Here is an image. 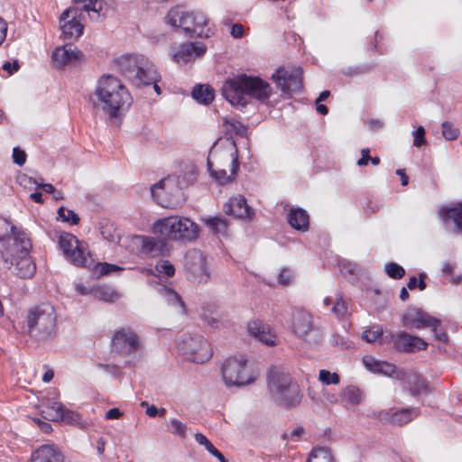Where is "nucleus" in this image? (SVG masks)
<instances>
[{"mask_svg": "<svg viewBox=\"0 0 462 462\" xmlns=\"http://www.w3.org/2000/svg\"><path fill=\"white\" fill-rule=\"evenodd\" d=\"M272 93L273 89L268 82L259 77L246 74H240L226 80L222 87L223 97L240 110L247 106L246 97L264 103Z\"/></svg>", "mask_w": 462, "mask_h": 462, "instance_id": "1", "label": "nucleus"}, {"mask_svg": "<svg viewBox=\"0 0 462 462\" xmlns=\"http://www.w3.org/2000/svg\"><path fill=\"white\" fill-rule=\"evenodd\" d=\"M117 69L136 87L152 85L157 95L162 89L158 85L161 75L154 64L143 55H123L116 60Z\"/></svg>", "mask_w": 462, "mask_h": 462, "instance_id": "2", "label": "nucleus"}, {"mask_svg": "<svg viewBox=\"0 0 462 462\" xmlns=\"http://www.w3.org/2000/svg\"><path fill=\"white\" fill-rule=\"evenodd\" d=\"M95 95L110 117H116L126 111L133 101L127 88L111 75H105L98 80Z\"/></svg>", "mask_w": 462, "mask_h": 462, "instance_id": "3", "label": "nucleus"}, {"mask_svg": "<svg viewBox=\"0 0 462 462\" xmlns=\"http://www.w3.org/2000/svg\"><path fill=\"white\" fill-rule=\"evenodd\" d=\"M166 20L170 25L181 29L189 37L209 38L214 34V24L199 10L187 12L177 6L169 11Z\"/></svg>", "mask_w": 462, "mask_h": 462, "instance_id": "4", "label": "nucleus"}, {"mask_svg": "<svg viewBox=\"0 0 462 462\" xmlns=\"http://www.w3.org/2000/svg\"><path fill=\"white\" fill-rule=\"evenodd\" d=\"M26 331L36 341H48L57 335V314L52 305L42 303L28 310Z\"/></svg>", "mask_w": 462, "mask_h": 462, "instance_id": "5", "label": "nucleus"}, {"mask_svg": "<svg viewBox=\"0 0 462 462\" xmlns=\"http://www.w3.org/2000/svg\"><path fill=\"white\" fill-rule=\"evenodd\" d=\"M267 381L272 397L279 405L291 408L300 402L299 385L292 382L289 374L273 367L267 374Z\"/></svg>", "mask_w": 462, "mask_h": 462, "instance_id": "6", "label": "nucleus"}, {"mask_svg": "<svg viewBox=\"0 0 462 462\" xmlns=\"http://www.w3.org/2000/svg\"><path fill=\"white\" fill-rule=\"evenodd\" d=\"M75 4H82L80 10L77 7H70L65 10L60 17L62 34L65 39L79 38L83 33L84 26L77 19L79 11L87 12L91 20L98 21L103 15L105 3L103 0H74Z\"/></svg>", "mask_w": 462, "mask_h": 462, "instance_id": "7", "label": "nucleus"}, {"mask_svg": "<svg viewBox=\"0 0 462 462\" xmlns=\"http://www.w3.org/2000/svg\"><path fill=\"white\" fill-rule=\"evenodd\" d=\"M189 182L186 176L169 175L151 187L153 199L162 207L175 208L184 201L183 189Z\"/></svg>", "mask_w": 462, "mask_h": 462, "instance_id": "8", "label": "nucleus"}, {"mask_svg": "<svg viewBox=\"0 0 462 462\" xmlns=\"http://www.w3.org/2000/svg\"><path fill=\"white\" fill-rule=\"evenodd\" d=\"M152 231L164 239L191 241L197 238L199 228L187 217L171 216L157 220Z\"/></svg>", "mask_w": 462, "mask_h": 462, "instance_id": "9", "label": "nucleus"}, {"mask_svg": "<svg viewBox=\"0 0 462 462\" xmlns=\"http://www.w3.org/2000/svg\"><path fill=\"white\" fill-rule=\"evenodd\" d=\"M233 148L224 150L219 154L210 152L207 165L210 175L220 184L232 181L239 169L237 149L236 143H232Z\"/></svg>", "mask_w": 462, "mask_h": 462, "instance_id": "10", "label": "nucleus"}, {"mask_svg": "<svg viewBox=\"0 0 462 462\" xmlns=\"http://www.w3.org/2000/svg\"><path fill=\"white\" fill-rule=\"evenodd\" d=\"M18 246L11 247L12 255L6 264L14 265V273L22 279H31L36 273V264L30 255L32 244L27 236L20 235Z\"/></svg>", "mask_w": 462, "mask_h": 462, "instance_id": "11", "label": "nucleus"}, {"mask_svg": "<svg viewBox=\"0 0 462 462\" xmlns=\"http://www.w3.org/2000/svg\"><path fill=\"white\" fill-rule=\"evenodd\" d=\"M292 330L299 338L310 346L320 345L324 338L322 329L314 324L312 315L304 310H294Z\"/></svg>", "mask_w": 462, "mask_h": 462, "instance_id": "12", "label": "nucleus"}, {"mask_svg": "<svg viewBox=\"0 0 462 462\" xmlns=\"http://www.w3.org/2000/svg\"><path fill=\"white\" fill-rule=\"evenodd\" d=\"M179 351L189 360L203 364L212 356L210 345L200 335L184 336L178 342Z\"/></svg>", "mask_w": 462, "mask_h": 462, "instance_id": "13", "label": "nucleus"}, {"mask_svg": "<svg viewBox=\"0 0 462 462\" xmlns=\"http://www.w3.org/2000/svg\"><path fill=\"white\" fill-rule=\"evenodd\" d=\"M244 357H229L222 365V375L227 387L243 386L254 382L255 377L249 374Z\"/></svg>", "mask_w": 462, "mask_h": 462, "instance_id": "14", "label": "nucleus"}, {"mask_svg": "<svg viewBox=\"0 0 462 462\" xmlns=\"http://www.w3.org/2000/svg\"><path fill=\"white\" fill-rule=\"evenodd\" d=\"M112 346L116 352L130 356L142 349L140 337L131 328H121L115 331Z\"/></svg>", "mask_w": 462, "mask_h": 462, "instance_id": "15", "label": "nucleus"}, {"mask_svg": "<svg viewBox=\"0 0 462 462\" xmlns=\"http://www.w3.org/2000/svg\"><path fill=\"white\" fill-rule=\"evenodd\" d=\"M302 73V69L300 67L292 69L280 67L273 74L272 79L283 93H299L303 88Z\"/></svg>", "mask_w": 462, "mask_h": 462, "instance_id": "16", "label": "nucleus"}, {"mask_svg": "<svg viewBox=\"0 0 462 462\" xmlns=\"http://www.w3.org/2000/svg\"><path fill=\"white\" fill-rule=\"evenodd\" d=\"M184 267L188 279L199 283H206L209 280V273L206 266V257L201 251L191 249L185 254Z\"/></svg>", "mask_w": 462, "mask_h": 462, "instance_id": "17", "label": "nucleus"}, {"mask_svg": "<svg viewBox=\"0 0 462 462\" xmlns=\"http://www.w3.org/2000/svg\"><path fill=\"white\" fill-rule=\"evenodd\" d=\"M20 235L26 236L23 231L12 226L8 220L0 217V253L4 262H8L12 255L11 247L18 246L20 239H17V237Z\"/></svg>", "mask_w": 462, "mask_h": 462, "instance_id": "18", "label": "nucleus"}, {"mask_svg": "<svg viewBox=\"0 0 462 462\" xmlns=\"http://www.w3.org/2000/svg\"><path fill=\"white\" fill-rule=\"evenodd\" d=\"M83 53L72 45L57 47L51 55V61L56 69H61L68 65H76L83 60Z\"/></svg>", "mask_w": 462, "mask_h": 462, "instance_id": "19", "label": "nucleus"}, {"mask_svg": "<svg viewBox=\"0 0 462 462\" xmlns=\"http://www.w3.org/2000/svg\"><path fill=\"white\" fill-rule=\"evenodd\" d=\"M393 347L400 352H416L427 348L428 344L420 337L406 332H398L391 335Z\"/></svg>", "mask_w": 462, "mask_h": 462, "instance_id": "20", "label": "nucleus"}, {"mask_svg": "<svg viewBox=\"0 0 462 462\" xmlns=\"http://www.w3.org/2000/svg\"><path fill=\"white\" fill-rule=\"evenodd\" d=\"M418 414L417 409L408 408L395 411L393 410L381 411L376 417L383 422L402 426L411 421Z\"/></svg>", "mask_w": 462, "mask_h": 462, "instance_id": "21", "label": "nucleus"}, {"mask_svg": "<svg viewBox=\"0 0 462 462\" xmlns=\"http://www.w3.org/2000/svg\"><path fill=\"white\" fill-rule=\"evenodd\" d=\"M207 48L201 42H185L180 45L177 51L172 54V59L179 64H186L194 57H201L205 54Z\"/></svg>", "mask_w": 462, "mask_h": 462, "instance_id": "22", "label": "nucleus"}, {"mask_svg": "<svg viewBox=\"0 0 462 462\" xmlns=\"http://www.w3.org/2000/svg\"><path fill=\"white\" fill-rule=\"evenodd\" d=\"M226 215L233 216L237 218H252L254 210L248 206L245 197L241 195L231 198L223 208Z\"/></svg>", "mask_w": 462, "mask_h": 462, "instance_id": "23", "label": "nucleus"}, {"mask_svg": "<svg viewBox=\"0 0 462 462\" xmlns=\"http://www.w3.org/2000/svg\"><path fill=\"white\" fill-rule=\"evenodd\" d=\"M404 321L407 325H411L416 328H432L436 331V327H439V320L423 312L420 310H412L404 315Z\"/></svg>", "mask_w": 462, "mask_h": 462, "instance_id": "24", "label": "nucleus"}, {"mask_svg": "<svg viewBox=\"0 0 462 462\" xmlns=\"http://www.w3.org/2000/svg\"><path fill=\"white\" fill-rule=\"evenodd\" d=\"M30 462H64V456L55 445H42L32 453Z\"/></svg>", "mask_w": 462, "mask_h": 462, "instance_id": "25", "label": "nucleus"}, {"mask_svg": "<svg viewBox=\"0 0 462 462\" xmlns=\"http://www.w3.org/2000/svg\"><path fill=\"white\" fill-rule=\"evenodd\" d=\"M248 328L250 333L262 343L270 346L277 344V336L269 325L255 321L249 324Z\"/></svg>", "mask_w": 462, "mask_h": 462, "instance_id": "26", "label": "nucleus"}, {"mask_svg": "<svg viewBox=\"0 0 462 462\" xmlns=\"http://www.w3.org/2000/svg\"><path fill=\"white\" fill-rule=\"evenodd\" d=\"M439 215L447 226L453 223L455 231L462 232V202L440 208Z\"/></svg>", "mask_w": 462, "mask_h": 462, "instance_id": "27", "label": "nucleus"}, {"mask_svg": "<svg viewBox=\"0 0 462 462\" xmlns=\"http://www.w3.org/2000/svg\"><path fill=\"white\" fill-rule=\"evenodd\" d=\"M323 304L326 307L331 305V313H333L340 320L345 319L349 315L348 301L346 300L341 295L337 294L335 298L326 297L323 300Z\"/></svg>", "mask_w": 462, "mask_h": 462, "instance_id": "28", "label": "nucleus"}, {"mask_svg": "<svg viewBox=\"0 0 462 462\" xmlns=\"http://www.w3.org/2000/svg\"><path fill=\"white\" fill-rule=\"evenodd\" d=\"M288 222L290 226L298 231H306L309 228L310 217L308 213L302 208H291L288 213Z\"/></svg>", "mask_w": 462, "mask_h": 462, "instance_id": "29", "label": "nucleus"}, {"mask_svg": "<svg viewBox=\"0 0 462 462\" xmlns=\"http://www.w3.org/2000/svg\"><path fill=\"white\" fill-rule=\"evenodd\" d=\"M64 406L61 402L48 400L42 404V413L44 418L51 421H60Z\"/></svg>", "mask_w": 462, "mask_h": 462, "instance_id": "30", "label": "nucleus"}, {"mask_svg": "<svg viewBox=\"0 0 462 462\" xmlns=\"http://www.w3.org/2000/svg\"><path fill=\"white\" fill-rule=\"evenodd\" d=\"M191 94L194 99L204 105L214 100V89L208 85H196Z\"/></svg>", "mask_w": 462, "mask_h": 462, "instance_id": "31", "label": "nucleus"}, {"mask_svg": "<svg viewBox=\"0 0 462 462\" xmlns=\"http://www.w3.org/2000/svg\"><path fill=\"white\" fill-rule=\"evenodd\" d=\"M306 462H336L330 448L324 447L313 448Z\"/></svg>", "mask_w": 462, "mask_h": 462, "instance_id": "32", "label": "nucleus"}, {"mask_svg": "<svg viewBox=\"0 0 462 462\" xmlns=\"http://www.w3.org/2000/svg\"><path fill=\"white\" fill-rule=\"evenodd\" d=\"M204 222L214 234L225 235L227 231V221L221 216L206 218Z\"/></svg>", "mask_w": 462, "mask_h": 462, "instance_id": "33", "label": "nucleus"}, {"mask_svg": "<svg viewBox=\"0 0 462 462\" xmlns=\"http://www.w3.org/2000/svg\"><path fill=\"white\" fill-rule=\"evenodd\" d=\"M78 245L79 240L70 233H62L59 237V245L65 256L68 255Z\"/></svg>", "mask_w": 462, "mask_h": 462, "instance_id": "34", "label": "nucleus"}, {"mask_svg": "<svg viewBox=\"0 0 462 462\" xmlns=\"http://www.w3.org/2000/svg\"><path fill=\"white\" fill-rule=\"evenodd\" d=\"M99 229L106 240L115 242L116 239H119L120 235L116 233L115 225L107 219L100 221Z\"/></svg>", "mask_w": 462, "mask_h": 462, "instance_id": "35", "label": "nucleus"}, {"mask_svg": "<svg viewBox=\"0 0 462 462\" xmlns=\"http://www.w3.org/2000/svg\"><path fill=\"white\" fill-rule=\"evenodd\" d=\"M60 415L61 418L60 421L61 422H64L69 425H77L79 428H83L85 426V423L82 421L81 416L73 411H70L64 407Z\"/></svg>", "mask_w": 462, "mask_h": 462, "instance_id": "36", "label": "nucleus"}, {"mask_svg": "<svg viewBox=\"0 0 462 462\" xmlns=\"http://www.w3.org/2000/svg\"><path fill=\"white\" fill-rule=\"evenodd\" d=\"M95 295L106 302H114L119 299V294L114 289L107 286L97 288Z\"/></svg>", "mask_w": 462, "mask_h": 462, "instance_id": "37", "label": "nucleus"}, {"mask_svg": "<svg viewBox=\"0 0 462 462\" xmlns=\"http://www.w3.org/2000/svg\"><path fill=\"white\" fill-rule=\"evenodd\" d=\"M66 257L71 261L75 265L84 266L87 263V258L82 248L78 245Z\"/></svg>", "mask_w": 462, "mask_h": 462, "instance_id": "38", "label": "nucleus"}, {"mask_svg": "<svg viewBox=\"0 0 462 462\" xmlns=\"http://www.w3.org/2000/svg\"><path fill=\"white\" fill-rule=\"evenodd\" d=\"M164 292H165V297L167 298V300L171 304L179 307L180 308V312L182 313V314H185L186 313L185 304L182 301V300L180 297V295L176 291H174L173 290L167 289V288L164 289Z\"/></svg>", "mask_w": 462, "mask_h": 462, "instance_id": "39", "label": "nucleus"}, {"mask_svg": "<svg viewBox=\"0 0 462 462\" xmlns=\"http://www.w3.org/2000/svg\"><path fill=\"white\" fill-rule=\"evenodd\" d=\"M168 427L173 435H178L180 438L186 437V432H187L188 427L186 424L181 422L180 420L171 419L169 421Z\"/></svg>", "mask_w": 462, "mask_h": 462, "instance_id": "40", "label": "nucleus"}, {"mask_svg": "<svg viewBox=\"0 0 462 462\" xmlns=\"http://www.w3.org/2000/svg\"><path fill=\"white\" fill-rule=\"evenodd\" d=\"M319 380L326 385L338 384L340 382L339 375L337 373H331L328 370L322 369L319 373Z\"/></svg>", "mask_w": 462, "mask_h": 462, "instance_id": "41", "label": "nucleus"}, {"mask_svg": "<svg viewBox=\"0 0 462 462\" xmlns=\"http://www.w3.org/2000/svg\"><path fill=\"white\" fill-rule=\"evenodd\" d=\"M345 399L351 404L356 405L361 402V392L355 386H348L344 390Z\"/></svg>", "mask_w": 462, "mask_h": 462, "instance_id": "42", "label": "nucleus"}, {"mask_svg": "<svg viewBox=\"0 0 462 462\" xmlns=\"http://www.w3.org/2000/svg\"><path fill=\"white\" fill-rule=\"evenodd\" d=\"M58 215L63 222H68L71 225H78L80 220L79 217L73 210L66 209L64 207L59 208Z\"/></svg>", "mask_w": 462, "mask_h": 462, "instance_id": "43", "label": "nucleus"}, {"mask_svg": "<svg viewBox=\"0 0 462 462\" xmlns=\"http://www.w3.org/2000/svg\"><path fill=\"white\" fill-rule=\"evenodd\" d=\"M384 270L389 277L396 280L402 278L405 274V270L396 263L385 264Z\"/></svg>", "mask_w": 462, "mask_h": 462, "instance_id": "44", "label": "nucleus"}, {"mask_svg": "<svg viewBox=\"0 0 462 462\" xmlns=\"http://www.w3.org/2000/svg\"><path fill=\"white\" fill-rule=\"evenodd\" d=\"M442 134L446 140H456L459 135V130L448 121L442 123Z\"/></svg>", "mask_w": 462, "mask_h": 462, "instance_id": "45", "label": "nucleus"}, {"mask_svg": "<svg viewBox=\"0 0 462 462\" xmlns=\"http://www.w3.org/2000/svg\"><path fill=\"white\" fill-rule=\"evenodd\" d=\"M383 335V328L380 326H373L371 328L364 331L363 339L368 343L376 341Z\"/></svg>", "mask_w": 462, "mask_h": 462, "instance_id": "46", "label": "nucleus"}, {"mask_svg": "<svg viewBox=\"0 0 462 462\" xmlns=\"http://www.w3.org/2000/svg\"><path fill=\"white\" fill-rule=\"evenodd\" d=\"M143 250L146 253H156L159 251L158 241L152 237L140 236Z\"/></svg>", "mask_w": 462, "mask_h": 462, "instance_id": "47", "label": "nucleus"}, {"mask_svg": "<svg viewBox=\"0 0 462 462\" xmlns=\"http://www.w3.org/2000/svg\"><path fill=\"white\" fill-rule=\"evenodd\" d=\"M156 271L164 273L168 277L174 275L175 268L169 261H162L156 265Z\"/></svg>", "mask_w": 462, "mask_h": 462, "instance_id": "48", "label": "nucleus"}, {"mask_svg": "<svg viewBox=\"0 0 462 462\" xmlns=\"http://www.w3.org/2000/svg\"><path fill=\"white\" fill-rule=\"evenodd\" d=\"M294 278L293 273L289 268H283L278 275V282L281 285L286 286L291 284Z\"/></svg>", "mask_w": 462, "mask_h": 462, "instance_id": "49", "label": "nucleus"}, {"mask_svg": "<svg viewBox=\"0 0 462 462\" xmlns=\"http://www.w3.org/2000/svg\"><path fill=\"white\" fill-rule=\"evenodd\" d=\"M381 362L373 356H366L363 358L364 365L373 373H379Z\"/></svg>", "mask_w": 462, "mask_h": 462, "instance_id": "50", "label": "nucleus"}, {"mask_svg": "<svg viewBox=\"0 0 462 462\" xmlns=\"http://www.w3.org/2000/svg\"><path fill=\"white\" fill-rule=\"evenodd\" d=\"M413 145L415 147H420L426 143L425 139V129L423 126H419L414 132H413Z\"/></svg>", "mask_w": 462, "mask_h": 462, "instance_id": "51", "label": "nucleus"}, {"mask_svg": "<svg viewBox=\"0 0 462 462\" xmlns=\"http://www.w3.org/2000/svg\"><path fill=\"white\" fill-rule=\"evenodd\" d=\"M12 157L14 162L19 166H23L26 162V153L19 147L14 148Z\"/></svg>", "mask_w": 462, "mask_h": 462, "instance_id": "52", "label": "nucleus"}, {"mask_svg": "<svg viewBox=\"0 0 462 462\" xmlns=\"http://www.w3.org/2000/svg\"><path fill=\"white\" fill-rule=\"evenodd\" d=\"M123 270V268L107 263H100L98 266V273L100 275H106L116 271Z\"/></svg>", "mask_w": 462, "mask_h": 462, "instance_id": "53", "label": "nucleus"}, {"mask_svg": "<svg viewBox=\"0 0 462 462\" xmlns=\"http://www.w3.org/2000/svg\"><path fill=\"white\" fill-rule=\"evenodd\" d=\"M395 371H396L395 365H393L388 362L382 361L378 374H382L393 377L395 374Z\"/></svg>", "mask_w": 462, "mask_h": 462, "instance_id": "54", "label": "nucleus"}, {"mask_svg": "<svg viewBox=\"0 0 462 462\" xmlns=\"http://www.w3.org/2000/svg\"><path fill=\"white\" fill-rule=\"evenodd\" d=\"M331 343L333 345L339 346L341 348L348 347L347 341L344 338V337L340 336L337 333L333 334Z\"/></svg>", "mask_w": 462, "mask_h": 462, "instance_id": "55", "label": "nucleus"}, {"mask_svg": "<svg viewBox=\"0 0 462 462\" xmlns=\"http://www.w3.org/2000/svg\"><path fill=\"white\" fill-rule=\"evenodd\" d=\"M212 456L217 458L220 462H228L227 459L223 456V454L215 448L213 444H210L208 448H206Z\"/></svg>", "mask_w": 462, "mask_h": 462, "instance_id": "56", "label": "nucleus"}, {"mask_svg": "<svg viewBox=\"0 0 462 462\" xmlns=\"http://www.w3.org/2000/svg\"><path fill=\"white\" fill-rule=\"evenodd\" d=\"M427 391H428V386L424 380H419L418 386L416 388L411 389V393L413 396H417L421 392L426 393Z\"/></svg>", "mask_w": 462, "mask_h": 462, "instance_id": "57", "label": "nucleus"}, {"mask_svg": "<svg viewBox=\"0 0 462 462\" xmlns=\"http://www.w3.org/2000/svg\"><path fill=\"white\" fill-rule=\"evenodd\" d=\"M231 35L234 38H241L244 35V26L241 23H236L232 26L230 31Z\"/></svg>", "mask_w": 462, "mask_h": 462, "instance_id": "58", "label": "nucleus"}, {"mask_svg": "<svg viewBox=\"0 0 462 462\" xmlns=\"http://www.w3.org/2000/svg\"><path fill=\"white\" fill-rule=\"evenodd\" d=\"M361 158L357 161L358 166H365L368 164V162H370L371 156L369 155V150L368 149H363L361 151Z\"/></svg>", "mask_w": 462, "mask_h": 462, "instance_id": "59", "label": "nucleus"}, {"mask_svg": "<svg viewBox=\"0 0 462 462\" xmlns=\"http://www.w3.org/2000/svg\"><path fill=\"white\" fill-rule=\"evenodd\" d=\"M195 440L201 446H203L205 448H208V447L212 444L208 438L203 435L202 433H196L195 434Z\"/></svg>", "mask_w": 462, "mask_h": 462, "instance_id": "60", "label": "nucleus"}, {"mask_svg": "<svg viewBox=\"0 0 462 462\" xmlns=\"http://www.w3.org/2000/svg\"><path fill=\"white\" fill-rule=\"evenodd\" d=\"M195 440L201 446H203L205 448H208V447L212 444L208 438L203 435L202 433H196L195 434Z\"/></svg>", "mask_w": 462, "mask_h": 462, "instance_id": "61", "label": "nucleus"}, {"mask_svg": "<svg viewBox=\"0 0 462 462\" xmlns=\"http://www.w3.org/2000/svg\"><path fill=\"white\" fill-rule=\"evenodd\" d=\"M122 416V412L118 408H112L108 410L106 413V420H116L119 419Z\"/></svg>", "mask_w": 462, "mask_h": 462, "instance_id": "62", "label": "nucleus"}, {"mask_svg": "<svg viewBox=\"0 0 462 462\" xmlns=\"http://www.w3.org/2000/svg\"><path fill=\"white\" fill-rule=\"evenodd\" d=\"M141 405L143 407L146 406L147 409H146V414L149 416V417H152V418H154L158 415V409L154 406V405H151L149 406L148 403L146 402H143L141 403Z\"/></svg>", "mask_w": 462, "mask_h": 462, "instance_id": "63", "label": "nucleus"}, {"mask_svg": "<svg viewBox=\"0 0 462 462\" xmlns=\"http://www.w3.org/2000/svg\"><path fill=\"white\" fill-rule=\"evenodd\" d=\"M34 421L43 432L49 433L51 431L52 428L49 422L42 421L40 419H35Z\"/></svg>", "mask_w": 462, "mask_h": 462, "instance_id": "64", "label": "nucleus"}]
</instances>
